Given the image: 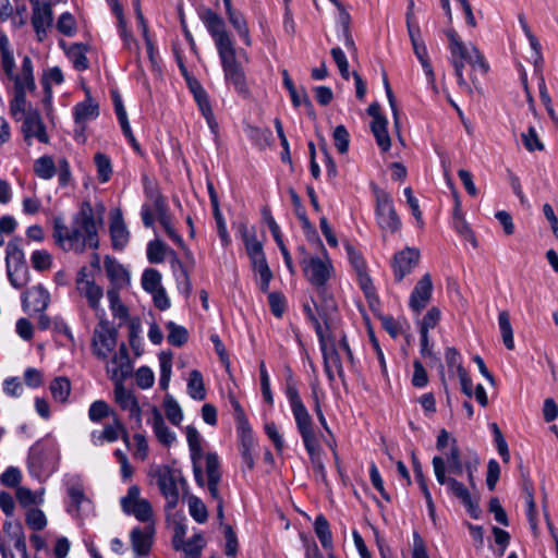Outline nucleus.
Returning a JSON list of instances; mask_svg holds the SVG:
<instances>
[{"instance_id": "nucleus-1", "label": "nucleus", "mask_w": 558, "mask_h": 558, "mask_svg": "<svg viewBox=\"0 0 558 558\" xmlns=\"http://www.w3.org/2000/svg\"><path fill=\"white\" fill-rule=\"evenodd\" d=\"M198 16L215 41L226 81L233 85L242 98H248L251 92L246 76L236 60L234 41L226 29L223 19L209 8L199 10Z\"/></svg>"}, {"instance_id": "nucleus-2", "label": "nucleus", "mask_w": 558, "mask_h": 558, "mask_svg": "<svg viewBox=\"0 0 558 558\" xmlns=\"http://www.w3.org/2000/svg\"><path fill=\"white\" fill-rule=\"evenodd\" d=\"M52 239L64 252L83 253L87 247L97 248L99 241L90 202H82L80 210L72 216L71 226L65 223L63 217H54Z\"/></svg>"}, {"instance_id": "nucleus-3", "label": "nucleus", "mask_w": 558, "mask_h": 558, "mask_svg": "<svg viewBox=\"0 0 558 558\" xmlns=\"http://www.w3.org/2000/svg\"><path fill=\"white\" fill-rule=\"evenodd\" d=\"M286 393L304 447L317 444L313 428V420L299 395V390L293 381V376L290 368H288Z\"/></svg>"}, {"instance_id": "nucleus-4", "label": "nucleus", "mask_w": 558, "mask_h": 558, "mask_svg": "<svg viewBox=\"0 0 558 558\" xmlns=\"http://www.w3.org/2000/svg\"><path fill=\"white\" fill-rule=\"evenodd\" d=\"M375 196V216L380 230L386 233H396L401 228V220L395 209L391 195L377 187H373Z\"/></svg>"}, {"instance_id": "nucleus-5", "label": "nucleus", "mask_w": 558, "mask_h": 558, "mask_svg": "<svg viewBox=\"0 0 558 558\" xmlns=\"http://www.w3.org/2000/svg\"><path fill=\"white\" fill-rule=\"evenodd\" d=\"M155 477L157 478L160 493L166 499V510L174 509L180 499L179 484L182 486L186 484L181 471L162 465L156 470Z\"/></svg>"}, {"instance_id": "nucleus-6", "label": "nucleus", "mask_w": 558, "mask_h": 558, "mask_svg": "<svg viewBox=\"0 0 558 558\" xmlns=\"http://www.w3.org/2000/svg\"><path fill=\"white\" fill-rule=\"evenodd\" d=\"M155 215L161 227L165 229L172 226L171 215L166 198L157 193L153 196V205L144 204L142 206L141 216L146 228H150L155 222Z\"/></svg>"}, {"instance_id": "nucleus-7", "label": "nucleus", "mask_w": 558, "mask_h": 558, "mask_svg": "<svg viewBox=\"0 0 558 558\" xmlns=\"http://www.w3.org/2000/svg\"><path fill=\"white\" fill-rule=\"evenodd\" d=\"M434 473L436 476L437 482L440 485L447 486V490L458 498L461 502L466 501L468 498L471 496L470 490L456 480L454 477L447 476L446 475V461L440 456H435L432 460Z\"/></svg>"}, {"instance_id": "nucleus-8", "label": "nucleus", "mask_w": 558, "mask_h": 558, "mask_svg": "<svg viewBox=\"0 0 558 558\" xmlns=\"http://www.w3.org/2000/svg\"><path fill=\"white\" fill-rule=\"evenodd\" d=\"M99 325L101 330L94 331L93 351L98 359L106 360L117 345L118 331L107 320L101 319Z\"/></svg>"}, {"instance_id": "nucleus-9", "label": "nucleus", "mask_w": 558, "mask_h": 558, "mask_svg": "<svg viewBox=\"0 0 558 558\" xmlns=\"http://www.w3.org/2000/svg\"><path fill=\"white\" fill-rule=\"evenodd\" d=\"M420 260V252L413 247H405L397 252L393 256L391 267L397 282H401L405 276L410 275Z\"/></svg>"}, {"instance_id": "nucleus-10", "label": "nucleus", "mask_w": 558, "mask_h": 558, "mask_svg": "<svg viewBox=\"0 0 558 558\" xmlns=\"http://www.w3.org/2000/svg\"><path fill=\"white\" fill-rule=\"evenodd\" d=\"M331 268L330 263L324 262L319 257H310L308 263L303 266L306 278L318 289H324L330 277Z\"/></svg>"}, {"instance_id": "nucleus-11", "label": "nucleus", "mask_w": 558, "mask_h": 558, "mask_svg": "<svg viewBox=\"0 0 558 558\" xmlns=\"http://www.w3.org/2000/svg\"><path fill=\"white\" fill-rule=\"evenodd\" d=\"M155 527L153 523L144 527H134L131 531L130 538L134 553L138 557L148 556L153 546Z\"/></svg>"}, {"instance_id": "nucleus-12", "label": "nucleus", "mask_w": 558, "mask_h": 558, "mask_svg": "<svg viewBox=\"0 0 558 558\" xmlns=\"http://www.w3.org/2000/svg\"><path fill=\"white\" fill-rule=\"evenodd\" d=\"M433 282L429 274H425L415 284L410 295L409 305L414 311L420 313L432 298Z\"/></svg>"}, {"instance_id": "nucleus-13", "label": "nucleus", "mask_w": 558, "mask_h": 558, "mask_svg": "<svg viewBox=\"0 0 558 558\" xmlns=\"http://www.w3.org/2000/svg\"><path fill=\"white\" fill-rule=\"evenodd\" d=\"M114 399L120 408L130 412V416L135 418L138 426L142 424V411L136 397L124 388L122 383H117L114 387Z\"/></svg>"}, {"instance_id": "nucleus-14", "label": "nucleus", "mask_w": 558, "mask_h": 558, "mask_svg": "<svg viewBox=\"0 0 558 558\" xmlns=\"http://www.w3.org/2000/svg\"><path fill=\"white\" fill-rule=\"evenodd\" d=\"M22 120V132L25 141L36 137L41 143H48L46 128L37 110L29 111Z\"/></svg>"}, {"instance_id": "nucleus-15", "label": "nucleus", "mask_w": 558, "mask_h": 558, "mask_svg": "<svg viewBox=\"0 0 558 558\" xmlns=\"http://www.w3.org/2000/svg\"><path fill=\"white\" fill-rule=\"evenodd\" d=\"M33 5L32 25L37 34L38 39L41 41L47 35V27L52 24V10L50 3L46 2L43 5L39 0Z\"/></svg>"}, {"instance_id": "nucleus-16", "label": "nucleus", "mask_w": 558, "mask_h": 558, "mask_svg": "<svg viewBox=\"0 0 558 558\" xmlns=\"http://www.w3.org/2000/svg\"><path fill=\"white\" fill-rule=\"evenodd\" d=\"M49 292L41 286L37 284L22 295V305L26 311L32 307L34 312L43 313L49 305Z\"/></svg>"}, {"instance_id": "nucleus-17", "label": "nucleus", "mask_w": 558, "mask_h": 558, "mask_svg": "<svg viewBox=\"0 0 558 558\" xmlns=\"http://www.w3.org/2000/svg\"><path fill=\"white\" fill-rule=\"evenodd\" d=\"M450 50L451 57L465 60L471 66H478L483 73H486L488 65L486 64L483 54L476 47L469 49L463 41L452 47Z\"/></svg>"}, {"instance_id": "nucleus-18", "label": "nucleus", "mask_w": 558, "mask_h": 558, "mask_svg": "<svg viewBox=\"0 0 558 558\" xmlns=\"http://www.w3.org/2000/svg\"><path fill=\"white\" fill-rule=\"evenodd\" d=\"M66 493L70 499L66 508L68 512L75 517L81 515L83 505L89 504V499L84 493L83 485L78 481L69 483Z\"/></svg>"}, {"instance_id": "nucleus-19", "label": "nucleus", "mask_w": 558, "mask_h": 558, "mask_svg": "<svg viewBox=\"0 0 558 558\" xmlns=\"http://www.w3.org/2000/svg\"><path fill=\"white\" fill-rule=\"evenodd\" d=\"M86 99L78 102L73 108L74 121L82 126L88 120L96 119L99 116L98 105L92 99L89 89H85Z\"/></svg>"}, {"instance_id": "nucleus-20", "label": "nucleus", "mask_w": 558, "mask_h": 558, "mask_svg": "<svg viewBox=\"0 0 558 558\" xmlns=\"http://www.w3.org/2000/svg\"><path fill=\"white\" fill-rule=\"evenodd\" d=\"M151 425L156 438L163 446L170 447L177 439L175 434L166 425L162 414L157 407L151 409Z\"/></svg>"}, {"instance_id": "nucleus-21", "label": "nucleus", "mask_w": 558, "mask_h": 558, "mask_svg": "<svg viewBox=\"0 0 558 558\" xmlns=\"http://www.w3.org/2000/svg\"><path fill=\"white\" fill-rule=\"evenodd\" d=\"M14 98L10 102V113L15 121H22L26 113V92L22 80L16 77Z\"/></svg>"}, {"instance_id": "nucleus-22", "label": "nucleus", "mask_w": 558, "mask_h": 558, "mask_svg": "<svg viewBox=\"0 0 558 558\" xmlns=\"http://www.w3.org/2000/svg\"><path fill=\"white\" fill-rule=\"evenodd\" d=\"M112 363L117 365L112 371V377L120 376L121 379L128 378L132 373V362L125 343H121L119 351L112 356Z\"/></svg>"}, {"instance_id": "nucleus-23", "label": "nucleus", "mask_w": 558, "mask_h": 558, "mask_svg": "<svg viewBox=\"0 0 558 558\" xmlns=\"http://www.w3.org/2000/svg\"><path fill=\"white\" fill-rule=\"evenodd\" d=\"M289 193L291 196L292 205L294 207V211H295L298 218L301 220L303 229L305 231H307V233H308L307 234L308 240H312V239L316 240L319 243V245L324 248V245H323L320 239L318 238L316 230L312 227V225L306 216V211L302 205L300 196L293 189H290Z\"/></svg>"}, {"instance_id": "nucleus-24", "label": "nucleus", "mask_w": 558, "mask_h": 558, "mask_svg": "<svg viewBox=\"0 0 558 558\" xmlns=\"http://www.w3.org/2000/svg\"><path fill=\"white\" fill-rule=\"evenodd\" d=\"M241 445H240V453L242 457L243 464L248 469L253 470L255 465L253 449L255 446V440L250 427L241 429Z\"/></svg>"}, {"instance_id": "nucleus-25", "label": "nucleus", "mask_w": 558, "mask_h": 558, "mask_svg": "<svg viewBox=\"0 0 558 558\" xmlns=\"http://www.w3.org/2000/svg\"><path fill=\"white\" fill-rule=\"evenodd\" d=\"M105 269L110 281L118 287L129 283L130 277L126 269L116 259L107 256L105 258Z\"/></svg>"}, {"instance_id": "nucleus-26", "label": "nucleus", "mask_w": 558, "mask_h": 558, "mask_svg": "<svg viewBox=\"0 0 558 558\" xmlns=\"http://www.w3.org/2000/svg\"><path fill=\"white\" fill-rule=\"evenodd\" d=\"M53 446L43 440L35 442L28 451V463L32 466L44 468L48 456L52 454Z\"/></svg>"}, {"instance_id": "nucleus-27", "label": "nucleus", "mask_w": 558, "mask_h": 558, "mask_svg": "<svg viewBox=\"0 0 558 558\" xmlns=\"http://www.w3.org/2000/svg\"><path fill=\"white\" fill-rule=\"evenodd\" d=\"M110 235L112 240V246L116 250H122L129 242L130 233L123 222L121 216L112 219L110 223Z\"/></svg>"}, {"instance_id": "nucleus-28", "label": "nucleus", "mask_w": 558, "mask_h": 558, "mask_svg": "<svg viewBox=\"0 0 558 558\" xmlns=\"http://www.w3.org/2000/svg\"><path fill=\"white\" fill-rule=\"evenodd\" d=\"M371 131L381 151H388L391 147V140L388 133V120L378 119L377 121H372Z\"/></svg>"}, {"instance_id": "nucleus-29", "label": "nucleus", "mask_w": 558, "mask_h": 558, "mask_svg": "<svg viewBox=\"0 0 558 558\" xmlns=\"http://www.w3.org/2000/svg\"><path fill=\"white\" fill-rule=\"evenodd\" d=\"M81 295L86 298L87 303L90 308H93L96 314L98 315L99 306H100V300L102 299L104 291L100 286H97L95 281L92 282H85V286H81L80 289H77Z\"/></svg>"}, {"instance_id": "nucleus-30", "label": "nucleus", "mask_w": 558, "mask_h": 558, "mask_svg": "<svg viewBox=\"0 0 558 558\" xmlns=\"http://www.w3.org/2000/svg\"><path fill=\"white\" fill-rule=\"evenodd\" d=\"M3 530L9 535L11 541H13L14 548L22 555L26 556L27 546L22 525L20 523L5 521L3 524Z\"/></svg>"}, {"instance_id": "nucleus-31", "label": "nucleus", "mask_w": 558, "mask_h": 558, "mask_svg": "<svg viewBox=\"0 0 558 558\" xmlns=\"http://www.w3.org/2000/svg\"><path fill=\"white\" fill-rule=\"evenodd\" d=\"M413 50L417 59L420 60L423 71L427 77L428 83L435 87V73L433 70V66L429 62L427 48L425 44L422 40L415 41V44H412Z\"/></svg>"}, {"instance_id": "nucleus-32", "label": "nucleus", "mask_w": 558, "mask_h": 558, "mask_svg": "<svg viewBox=\"0 0 558 558\" xmlns=\"http://www.w3.org/2000/svg\"><path fill=\"white\" fill-rule=\"evenodd\" d=\"M187 393L192 399L198 401H202L206 398V389L203 375L197 369H193L190 373L187 381Z\"/></svg>"}, {"instance_id": "nucleus-33", "label": "nucleus", "mask_w": 558, "mask_h": 558, "mask_svg": "<svg viewBox=\"0 0 558 558\" xmlns=\"http://www.w3.org/2000/svg\"><path fill=\"white\" fill-rule=\"evenodd\" d=\"M252 263L254 271L259 275L258 287L262 292L267 293L269 290V283L272 279V271L270 270L266 257L255 259Z\"/></svg>"}, {"instance_id": "nucleus-34", "label": "nucleus", "mask_w": 558, "mask_h": 558, "mask_svg": "<svg viewBox=\"0 0 558 558\" xmlns=\"http://www.w3.org/2000/svg\"><path fill=\"white\" fill-rule=\"evenodd\" d=\"M21 239H14L9 241L7 245V269L19 267L20 265H26L24 253L20 246Z\"/></svg>"}, {"instance_id": "nucleus-35", "label": "nucleus", "mask_w": 558, "mask_h": 558, "mask_svg": "<svg viewBox=\"0 0 558 558\" xmlns=\"http://www.w3.org/2000/svg\"><path fill=\"white\" fill-rule=\"evenodd\" d=\"M49 389L56 401L64 403L71 392V381L64 376L56 377L50 383Z\"/></svg>"}, {"instance_id": "nucleus-36", "label": "nucleus", "mask_w": 558, "mask_h": 558, "mask_svg": "<svg viewBox=\"0 0 558 558\" xmlns=\"http://www.w3.org/2000/svg\"><path fill=\"white\" fill-rule=\"evenodd\" d=\"M447 463L446 472L449 474L461 475L463 473L465 463L461 461L460 449L454 438L451 440V449L447 454Z\"/></svg>"}, {"instance_id": "nucleus-37", "label": "nucleus", "mask_w": 558, "mask_h": 558, "mask_svg": "<svg viewBox=\"0 0 558 558\" xmlns=\"http://www.w3.org/2000/svg\"><path fill=\"white\" fill-rule=\"evenodd\" d=\"M315 533L325 549H329L332 546V535L330 532L328 520L319 514L316 517L314 522Z\"/></svg>"}, {"instance_id": "nucleus-38", "label": "nucleus", "mask_w": 558, "mask_h": 558, "mask_svg": "<svg viewBox=\"0 0 558 558\" xmlns=\"http://www.w3.org/2000/svg\"><path fill=\"white\" fill-rule=\"evenodd\" d=\"M34 172L44 180H50L57 173V166L52 157L41 156L34 162Z\"/></svg>"}, {"instance_id": "nucleus-39", "label": "nucleus", "mask_w": 558, "mask_h": 558, "mask_svg": "<svg viewBox=\"0 0 558 558\" xmlns=\"http://www.w3.org/2000/svg\"><path fill=\"white\" fill-rule=\"evenodd\" d=\"M159 363H160L159 387L162 390H167L169 387L171 372H172V353L170 351L160 352Z\"/></svg>"}, {"instance_id": "nucleus-40", "label": "nucleus", "mask_w": 558, "mask_h": 558, "mask_svg": "<svg viewBox=\"0 0 558 558\" xmlns=\"http://www.w3.org/2000/svg\"><path fill=\"white\" fill-rule=\"evenodd\" d=\"M242 239L245 244V250L251 262L264 257L265 254L263 251V244L256 239L255 235H251L247 233L245 226H242Z\"/></svg>"}, {"instance_id": "nucleus-41", "label": "nucleus", "mask_w": 558, "mask_h": 558, "mask_svg": "<svg viewBox=\"0 0 558 558\" xmlns=\"http://www.w3.org/2000/svg\"><path fill=\"white\" fill-rule=\"evenodd\" d=\"M498 325L505 347L509 350L514 348L513 330L510 323V316L507 311H502L498 315Z\"/></svg>"}, {"instance_id": "nucleus-42", "label": "nucleus", "mask_w": 558, "mask_h": 558, "mask_svg": "<svg viewBox=\"0 0 558 558\" xmlns=\"http://www.w3.org/2000/svg\"><path fill=\"white\" fill-rule=\"evenodd\" d=\"M87 47L84 44H74L68 51L74 69L84 71L88 69V60L86 57Z\"/></svg>"}, {"instance_id": "nucleus-43", "label": "nucleus", "mask_w": 558, "mask_h": 558, "mask_svg": "<svg viewBox=\"0 0 558 558\" xmlns=\"http://www.w3.org/2000/svg\"><path fill=\"white\" fill-rule=\"evenodd\" d=\"M123 511L128 514H133L138 521L145 523L150 522L153 518V509L147 499H142Z\"/></svg>"}, {"instance_id": "nucleus-44", "label": "nucleus", "mask_w": 558, "mask_h": 558, "mask_svg": "<svg viewBox=\"0 0 558 558\" xmlns=\"http://www.w3.org/2000/svg\"><path fill=\"white\" fill-rule=\"evenodd\" d=\"M8 279L12 287L15 289H22L25 287L29 280V271L27 265H20L19 267H13L7 269Z\"/></svg>"}, {"instance_id": "nucleus-45", "label": "nucleus", "mask_w": 558, "mask_h": 558, "mask_svg": "<svg viewBox=\"0 0 558 558\" xmlns=\"http://www.w3.org/2000/svg\"><path fill=\"white\" fill-rule=\"evenodd\" d=\"M229 23L233 26V28L236 31L239 36L243 39L244 44L246 46H251V37H250V31L247 27V23L243 16V14L240 11H236L228 16Z\"/></svg>"}, {"instance_id": "nucleus-46", "label": "nucleus", "mask_w": 558, "mask_h": 558, "mask_svg": "<svg viewBox=\"0 0 558 558\" xmlns=\"http://www.w3.org/2000/svg\"><path fill=\"white\" fill-rule=\"evenodd\" d=\"M166 416L173 425H179L183 420V412L179 403L171 395H166L163 399Z\"/></svg>"}, {"instance_id": "nucleus-47", "label": "nucleus", "mask_w": 558, "mask_h": 558, "mask_svg": "<svg viewBox=\"0 0 558 558\" xmlns=\"http://www.w3.org/2000/svg\"><path fill=\"white\" fill-rule=\"evenodd\" d=\"M120 434L122 435V439L125 441V444L129 445V435L123 424L117 417H114L113 424L106 425L102 430V436L108 442L116 441Z\"/></svg>"}, {"instance_id": "nucleus-48", "label": "nucleus", "mask_w": 558, "mask_h": 558, "mask_svg": "<svg viewBox=\"0 0 558 558\" xmlns=\"http://www.w3.org/2000/svg\"><path fill=\"white\" fill-rule=\"evenodd\" d=\"M186 439L191 451L192 461H199L203 456L201 435L194 426L189 425L186 427Z\"/></svg>"}, {"instance_id": "nucleus-49", "label": "nucleus", "mask_w": 558, "mask_h": 558, "mask_svg": "<svg viewBox=\"0 0 558 558\" xmlns=\"http://www.w3.org/2000/svg\"><path fill=\"white\" fill-rule=\"evenodd\" d=\"M305 449L308 453L312 466H313L316 475L319 476L323 481H325L326 480V471H325V465L322 460V449H320L318 442L314 444V445L306 446Z\"/></svg>"}, {"instance_id": "nucleus-50", "label": "nucleus", "mask_w": 558, "mask_h": 558, "mask_svg": "<svg viewBox=\"0 0 558 558\" xmlns=\"http://www.w3.org/2000/svg\"><path fill=\"white\" fill-rule=\"evenodd\" d=\"M166 328L169 331V333H168V342L171 345H173V347H182L183 344L186 343V341L189 339V333H187V330L184 327L179 326V325H177L173 322H169V323H167Z\"/></svg>"}, {"instance_id": "nucleus-51", "label": "nucleus", "mask_w": 558, "mask_h": 558, "mask_svg": "<svg viewBox=\"0 0 558 558\" xmlns=\"http://www.w3.org/2000/svg\"><path fill=\"white\" fill-rule=\"evenodd\" d=\"M142 287L148 293L162 288L160 272L155 268L145 269L142 275Z\"/></svg>"}, {"instance_id": "nucleus-52", "label": "nucleus", "mask_w": 558, "mask_h": 558, "mask_svg": "<svg viewBox=\"0 0 558 558\" xmlns=\"http://www.w3.org/2000/svg\"><path fill=\"white\" fill-rule=\"evenodd\" d=\"M95 165L97 167L98 180L101 183L109 181L112 167L109 157L102 153H97L94 157Z\"/></svg>"}, {"instance_id": "nucleus-53", "label": "nucleus", "mask_w": 558, "mask_h": 558, "mask_svg": "<svg viewBox=\"0 0 558 558\" xmlns=\"http://www.w3.org/2000/svg\"><path fill=\"white\" fill-rule=\"evenodd\" d=\"M19 78L22 80V84L26 90L33 92L36 88L34 75H33V62L28 56H25L22 61L21 75Z\"/></svg>"}, {"instance_id": "nucleus-54", "label": "nucleus", "mask_w": 558, "mask_h": 558, "mask_svg": "<svg viewBox=\"0 0 558 558\" xmlns=\"http://www.w3.org/2000/svg\"><path fill=\"white\" fill-rule=\"evenodd\" d=\"M25 522L34 531H41L47 525L46 515L38 508H32L26 512Z\"/></svg>"}, {"instance_id": "nucleus-55", "label": "nucleus", "mask_w": 558, "mask_h": 558, "mask_svg": "<svg viewBox=\"0 0 558 558\" xmlns=\"http://www.w3.org/2000/svg\"><path fill=\"white\" fill-rule=\"evenodd\" d=\"M189 510L191 517L198 523L206 522L208 512L205 504L197 497L192 496L189 499Z\"/></svg>"}, {"instance_id": "nucleus-56", "label": "nucleus", "mask_w": 558, "mask_h": 558, "mask_svg": "<svg viewBox=\"0 0 558 558\" xmlns=\"http://www.w3.org/2000/svg\"><path fill=\"white\" fill-rule=\"evenodd\" d=\"M166 244L160 240L150 241L147 245V259L151 264H159L165 260Z\"/></svg>"}, {"instance_id": "nucleus-57", "label": "nucleus", "mask_w": 558, "mask_h": 558, "mask_svg": "<svg viewBox=\"0 0 558 558\" xmlns=\"http://www.w3.org/2000/svg\"><path fill=\"white\" fill-rule=\"evenodd\" d=\"M111 414L110 408L104 400L94 401L88 410V417L92 422L98 423Z\"/></svg>"}, {"instance_id": "nucleus-58", "label": "nucleus", "mask_w": 558, "mask_h": 558, "mask_svg": "<svg viewBox=\"0 0 558 558\" xmlns=\"http://www.w3.org/2000/svg\"><path fill=\"white\" fill-rule=\"evenodd\" d=\"M335 146L340 154H345L349 149L350 135L344 125L340 124L335 128L332 133Z\"/></svg>"}, {"instance_id": "nucleus-59", "label": "nucleus", "mask_w": 558, "mask_h": 558, "mask_svg": "<svg viewBox=\"0 0 558 558\" xmlns=\"http://www.w3.org/2000/svg\"><path fill=\"white\" fill-rule=\"evenodd\" d=\"M175 266L178 267V270H179V274H177L178 287L183 293L189 295L192 290V284L190 281L189 274H187L184 265L182 264V262L179 260L178 258H174V260L172 262V267H175Z\"/></svg>"}, {"instance_id": "nucleus-60", "label": "nucleus", "mask_w": 558, "mask_h": 558, "mask_svg": "<svg viewBox=\"0 0 558 558\" xmlns=\"http://www.w3.org/2000/svg\"><path fill=\"white\" fill-rule=\"evenodd\" d=\"M440 319V311L432 307L427 311L420 324V333H428L429 329H434Z\"/></svg>"}, {"instance_id": "nucleus-61", "label": "nucleus", "mask_w": 558, "mask_h": 558, "mask_svg": "<svg viewBox=\"0 0 558 558\" xmlns=\"http://www.w3.org/2000/svg\"><path fill=\"white\" fill-rule=\"evenodd\" d=\"M57 28L61 34L72 36L76 29V23L73 15L69 12L62 13L58 19Z\"/></svg>"}, {"instance_id": "nucleus-62", "label": "nucleus", "mask_w": 558, "mask_h": 558, "mask_svg": "<svg viewBox=\"0 0 558 558\" xmlns=\"http://www.w3.org/2000/svg\"><path fill=\"white\" fill-rule=\"evenodd\" d=\"M268 302L271 313L280 318L286 311V298L280 292L268 293Z\"/></svg>"}, {"instance_id": "nucleus-63", "label": "nucleus", "mask_w": 558, "mask_h": 558, "mask_svg": "<svg viewBox=\"0 0 558 558\" xmlns=\"http://www.w3.org/2000/svg\"><path fill=\"white\" fill-rule=\"evenodd\" d=\"M413 376L411 383L416 388H424L428 384V375L423 364L415 360L413 362Z\"/></svg>"}, {"instance_id": "nucleus-64", "label": "nucleus", "mask_w": 558, "mask_h": 558, "mask_svg": "<svg viewBox=\"0 0 558 558\" xmlns=\"http://www.w3.org/2000/svg\"><path fill=\"white\" fill-rule=\"evenodd\" d=\"M135 378L137 386L142 389H148L155 383L154 373L148 366H141L136 371Z\"/></svg>"}]
</instances>
